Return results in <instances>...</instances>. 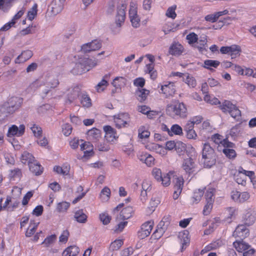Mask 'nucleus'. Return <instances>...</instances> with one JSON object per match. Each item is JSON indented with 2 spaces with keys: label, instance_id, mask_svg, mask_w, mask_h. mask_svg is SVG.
<instances>
[{
  "label": "nucleus",
  "instance_id": "nucleus-1",
  "mask_svg": "<svg viewBox=\"0 0 256 256\" xmlns=\"http://www.w3.org/2000/svg\"><path fill=\"white\" fill-rule=\"evenodd\" d=\"M166 114L173 118H184L187 117L188 112L186 105L176 100L167 105Z\"/></svg>",
  "mask_w": 256,
  "mask_h": 256
},
{
  "label": "nucleus",
  "instance_id": "nucleus-2",
  "mask_svg": "<svg viewBox=\"0 0 256 256\" xmlns=\"http://www.w3.org/2000/svg\"><path fill=\"white\" fill-rule=\"evenodd\" d=\"M97 64L96 60H92L84 57H80L78 62L73 68L72 72L76 74H81L82 73L90 70Z\"/></svg>",
  "mask_w": 256,
  "mask_h": 256
},
{
  "label": "nucleus",
  "instance_id": "nucleus-3",
  "mask_svg": "<svg viewBox=\"0 0 256 256\" xmlns=\"http://www.w3.org/2000/svg\"><path fill=\"white\" fill-rule=\"evenodd\" d=\"M23 99L21 98L12 96L2 105V110L6 114H13L20 108Z\"/></svg>",
  "mask_w": 256,
  "mask_h": 256
},
{
  "label": "nucleus",
  "instance_id": "nucleus-4",
  "mask_svg": "<svg viewBox=\"0 0 256 256\" xmlns=\"http://www.w3.org/2000/svg\"><path fill=\"white\" fill-rule=\"evenodd\" d=\"M202 158L206 167L210 168L216 163V155L214 150L208 143H205L204 144Z\"/></svg>",
  "mask_w": 256,
  "mask_h": 256
},
{
  "label": "nucleus",
  "instance_id": "nucleus-5",
  "mask_svg": "<svg viewBox=\"0 0 256 256\" xmlns=\"http://www.w3.org/2000/svg\"><path fill=\"white\" fill-rule=\"evenodd\" d=\"M112 120L116 128L120 129L129 126L130 118L128 112H119L112 116Z\"/></svg>",
  "mask_w": 256,
  "mask_h": 256
},
{
  "label": "nucleus",
  "instance_id": "nucleus-6",
  "mask_svg": "<svg viewBox=\"0 0 256 256\" xmlns=\"http://www.w3.org/2000/svg\"><path fill=\"white\" fill-rule=\"evenodd\" d=\"M254 174V172L246 170L242 166H240L234 174V178L238 184L244 186L246 184V176L251 177Z\"/></svg>",
  "mask_w": 256,
  "mask_h": 256
},
{
  "label": "nucleus",
  "instance_id": "nucleus-7",
  "mask_svg": "<svg viewBox=\"0 0 256 256\" xmlns=\"http://www.w3.org/2000/svg\"><path fill=\"white\" fill-rule=\"evenodd\" d=\"M105 132L104 138L108 142L114 143L118 138V135L116 130L109 125L105 126L103 128Z\"/></svg>",
  "mask_w": 256,
  "mask_h": 256
},
{
  "label": "nucleus",
  "instance_id": "nucleus-8",
  "mask_svg": "<svg viewBox=\"0 0 256 256\" xmlns=\"http://www.w3.org/2000/svg\"><path fill=\"white\" fill-rule=\"evenodd\" d=\"M204 197L206 198V205L204 208H212L213 204L214 202V194L216 192V188L211 184H209L206 188Z\"/></svg>",
  "mask_w": 256,
  "mask_h": 256
},
{
  "label": "nucleus",
  "instance_id": "nucleus-9",
  "mask_svg": "<svg viewBox=\"0 0 256 256\" xmlns=\"http://www.w3.org/2000/svg\"><path fill=\"white\" fill-rule=\"evenodd\" d=\"M176 86L173 82H166L160 86V93L166 98L172 96L176 92Z\"/></svg>",
  "mask_w": 256,
  "mask_h": 256
},
{
  "label": "nucleus",
  "instance_id": "nucleus-10",
  "mask_svg": "<svg viewBox=\"0 0 256 256\" xmlns=\"http://www.w3.org/2000/svg\"><path fill=\"white\" fill-rule=\"evenodd\" d=\"M25 126L23 124H20L19 127L15 124H12L9 127L6 136L8 138L22 136L25 132Z\"/></svg>",
  "mask_w": 256,
  "mask_h": 256
},
{
  "label": "nucleus",
  "instance_id": "nucleus-11",
  "mask_svg": "<svg viewBox=\"0 0 256 256\" xmlns=\"http://www.w3.org/2000/svg\"><path fill=\"white\" fill-rule=\"evenodd\" d=\"M228 112L232 117L238 120L241 116V112L238 108L230 101L225 100V112Z\"/></svg>",
  "mask_w": 256,
  "mask_h": 256
},
{
  "label": "nucleus",
  "instance_id": "nucleus-12",
  "mask_svg": "<svg viewBox=\"0 0 256 256\" xmlns=\"http://www.w3.org/2000/svg\"><path fill=\"white\" fill-rule=\"evenodd\" d=\"M154 224L150 222H146L143 224L140 230L138 232V236L140 239H144L148 236L152 229Z\"/></svg>",
  "mask_w": 256,
  "mask_h": 256
},
{
  "label": "nucleus",
  "instance_id": "nucleus-13",
  "mask_svg": "<svg viewBox=\"0 0 256 256\" xmlns=\"http://www.w3.org/2000/svg\"><path fill=\"white\" fill-rule=\"evenodd\" d=\"M66 0H52L48 7L52 14L56 15L64 8Z\"/></svg>",
  "mask_w": 256,
  "mask_h": 256
},
{
  "label": "nucleus",
  "instance_id": "nucleus-14",
  "mask_svg": "<svg viewBox=\"0 0 256 256\" xmlns=\"http://www.w3.org/2000/svg\"><path fill=\"white\" fill-rule=\"evenodd\" d=\"M174 192L173 194V198L174 200L178 198L180 196L184 184V180L182 176H178L174 178Z\"/></svg>",
  "mask_w": 256,
  "mask_h": 256
},
{
  "label": "nucleus",
  "instance_id": "nucleus-15",
  "mask_svg": "<svg viewBox=\"0 0 256 256\" xmlns=\"http://www.w3.org/2000/svg\"><path fill=\"white\" fill-rule=\"evenodd\" d=\"M101 47L102 42L96 40L83 44L81 47V50L84 53H88L92 51L98 50Z\"/></svg>",
  "mask_w": 256,
  "mask_h": 256
},
{
  "label": "nucleus",
  "instance_id": "nucleus-16",
  "mask_svg": "<svg viewBox=\"0 0 256 256\" xmlns=\"http://www.w3.org/2000/svg\"><path fill=\"white\" fill-rule=\"evenodd\" d=\"M250 234L249 230L246 228L244 224H239L238 226L233 232V236L239 238L240 240H244Z\"/></svg>",
  "mask_w": 256,
  "mask_h": 256
},
{
  "label": "nucleus",
  "instance_id": "nucleus-17",
  "mask_svg": "<svg viewBox=\"0 0 256 256\" xmlns=\"http://www.w3.org/2000/svg\"><path fill=\"white\" fill-rule=\"evenodd\" d=\"M242 52V49L240 46L232 44L230 46H225V54L230 56L232 59L238 57Z\"/></svg>",
  "mask_w": 256,
  "mask_h": 256
},
{
  "label": "nucleus",
  "instance_id": "nucleus-18",
  "mask_svg": "<svg viewBox=\"0 0 256 256\" xmlns=\"http://www.w3.org/2000/svg\"><path fill=\"white\" fill-rule=\"evenodd\" d=\"M126 4L124 3L121 4L120 8H118L115 22L116 26L118 27H120L124 22L126 18Z\"/></svg>",
  "mask_w": 256,
  "mask_h": 256
},
{
  "label": "nucleus",
  "instance_id": "nucleus-19",
  "mask_svg": "<svg viewBox=\"0 0 256 256\" xmlns=\"http://www.w3.org/2000/svg\"><path fill=\"white\" fill-rule=\"evenodd\" d=\"M83 142L80 144V150L84 151L83 158H88L94 155L93 146L90 142H84L83 140H80Z\"/></svg>",
  "mask_w": 256,
  "mask_h": 256
},
{
  "label": "nucleus",
  "instance_id": "nucleus-20",
  "mask_svg": "<svg viewBox=\"0 0 256 256\" xmlns=\"http://www.w3.org/2000/svg\"><path fill=\"white\" fill-rule=\"evenodd\" d=\"M80 90L78 86L72 88L67 90V99L66 103L70 104L77 98L80 93Z\"/></svg>",
  "mask_w": 256,
  "mask_h": 256
},
{
  "label": "nucleus",
  "instance_id": "nucleus-21",
  "mask_svg": "<svg viewBox=\"0 0 256 256\" xmlns=\"http://www.w3.org/2000/svg\"><path fill=\"white\" fill-rule=\"evenodd\" d=\"M182 168L184 170L189 174L194 172L195 164L194 160L191 158H184L182 164Z\"/></svg>",
  "mask_w": 256,
  "mask_h": 256
},
{
  "label": "nucleus",
  "instance_id": "nucleus-22",
  "mask_svg": "<svg viewBox=\"0 0 256 256\" xmlns=\"http://www.w3.org/2000/svg\"><path fill=\"white\" fill-rule=\"evenodd\" d=\"M212 140L217 145V150L220 152H224V138L223 136L218 134H215L212 136Z\"/></svg>",
  "mask_w": 256,
  "mask_h": 256
},
{
  "label": "nucleus",
  "instance_id": "nucleus-23",
  "mask_svg": "<svg viewBox=\"0 0 256 256\" xmlns=\"http://www.w3.org/2000/svg\"><path fill=\"white\" fill-rule=\"evenodd\" d=\"M88 137L92 142H97L102 138L101 131L96 128H92L88 132Z\"/></svg>",
  "mask_w": 256,
  "mask_h": 256
},
{
  "label": "nucleus",
  "instance_id": "nucleus-24",
  "mask_svg": "<svg viewBox=\"0 0 256 256\" xmlns=\"http://www.w3.org/2000/svg\"><path fill=\"white\" fill-rule=\"evenodd\" d=\"M244 224L247 226L252 225L256 220V216L254 212L252 210L246 211L242 217Z\"/></svg>",
  "mask_w": 256,
  "mask_h": 256
},
{
  "label": "nucleus",
  "instance_id": "nucleus-25",
  "mask_svg": "<svg viewBox=\"0 0 256 256\" xmlns=\"http://www.w3.org/2000/svg\"><path fill=\"white\" fill-rule=\"evenodd\" d=\"M183 46L178 42L172 43L170 47L169 53L173 56H180L184 51Z\"/></svg>",
  "mask_w": 256,
  "mask_h": 256
},
{
  "label": "nucleus",
  "instance_id": "nucleus-26",
  "mask_svg": "<svg viewBox=\"0 0 256 256\" xmlns=\"http://www.w3.org/2000/svg\"><path fill=\"white\" fill-rule=\"evenodd\" d=\"M32 55V51L30 50H24L16 58L15 62L17 64L23 63L31 58Z\"/></svg>",
  "mask_w": 256,
  "mask_h": 256
},
{
  "label": "nucleus",
  "instance_id": "nucleus-27",
  "mask_svg": "<svg viewBox=\"0 0 256 256\" xmlns=\"http://www.w3.org/2000/svg\"><path fill=\"white\" fill-rule=\"evenodd\" d=\"M28 166L30 171L36 176H39L43 172V168L35 160Z\"/></svg>",
  "mask_w": 256,
  "mask_h": 256
},
{
  "label": "nucleus",
  "instance_id": "nucleus-28",
  "mask_svg": "<svg viewBox=\"0 0 256 256\" xmlns=\"http://www.w3.org/2000/svg\"><path fill=\"white\" fill-rule=\"evenodd\" d=\"M233 245L238 252H242L248 250L250 246L243 240H237L233 242Z\"/></svg>",
  "mask_w": 256,
  "mask_h": 256
},
{
  "label": "nucleus",
  "instance_id": "nucleus-29",
  "mask_svg": "<svg viewBox=\"0 0 256 256\" xmlns=\"http://www.w3.org/2000/svg\"><path fill=\"white\" fill-rule=\"evenodd\" d=\"M70 166L68 164H64L62 166H55L54 168V172L58 174L66 176L69 174Z\"/></svg>",
  "mask_w": 256,
  "mask_h": 256
},
{
  "label": "nucleus",
  "instance_id": "nucleus-30",
  "mask_svg": "<svg viewBox=\"0 0 256 256\" xmlns=\"http://www.w3.org/2000/svg\"><path fill=\"white\" fill-rule=\"evenodd\" d=\"M74 218L77 222L84 224L87 222L88 216L82 209H80L74 212Z\"/></svg>",
  "mask_w": 256,
  "mask_h": 256
},
{
  "label": "nucleus",
  "instance_id": "nucleus-31",
  "mask_svg": "<svg viewBox=\"0 0 256 256\" xmlns=\"http://www.w3.org/2000/svg\"><path fill=\"white\" fill-rule=\"evenodd\" d=\"M111 195V190L108 186H104L101 190L99 198L102 202H107L109 200Z\"/></svg>",
  "mask_w": 256,
  "mask_h": 256
},
{
  "label": "nucleus",
  "instance_id": "nucleus-32",
  "mask_svg": "<svg viewBox=\"0 0 256 256\" xmlns=\"http://www.w3.org/2000/svg\"><path fill=\"white\" fill-rule=\"evenodd\" d=\"M79 253V248L76 246L67 248L62 252V256H76Z\"/></svg>",
  "mask_w": 256,
  "mask_h": 256
},
{
  "label": "nucleus",
  "instance_id": "nucleus-33",
  "mask_svg": "<svg viewBox=\"0 0 256 256\" xmlns=\"http://www.w3.org/2000/svg\"><path fill=\"white\" fill-rule=\"evenodd\" d=\"M207 36H200V39H198L196 46V47L200 52H203L204 50H206V46L207 44Z\"/></svg>",
  "mask_w": 256,
  "mask_h": 256
},
{
  "label": "nucleus",
  "instance_id": "nucleus-34",
  "mask_svg": "<svg viewBox=\"0 0 256 256\" xmlns=\"http://www.w3.org/2000/svg\"><path fill=\"white\" fill-rule=\"evenodd\" d=\"M34 160V157L30 153L25 151L20 157V160L24 164H28V165Z\"/></svg>",
  "mask_w": 256,
  "mask_h": 256
},
{
  "label": "nucleus",
  "instance_id": "nucleus-35",
  "mask_svg": "<svg viewBox=\"0 0 256 256\" xmlns=\"http://www.w3.org/2000/svg\"><path fill=\"white\" fill-rule=\"evenodd\" d=\"M140 160L144 162L149 167H151L155 164L154 158L152 155L146 153L142 156Z\"/></svg>",
  "mask_w": 256,
  "mask_h": 256
},
{
  "label": "nucleus",
  "instance_id": "nucleus-36",
  "mask_svg": "<svg viewBox=\"0 0 256 256\" xmlns=\"http://www.w3.org/2000/svg\"><path fill=\"white\" fill-rule=\"evenodd\" d=\"M126 80L125 78L123 76H118L113 80L112 84L116 88H120L126 85Z\"/></svg>",
  "mask_w": 256,
  "mask_h": 256
},
{
  "label": "nucleus",
  "instance_id": "nucleus-37",
  "mask_svg": "<svg viewBox=\"0 0 256 256\" xmlns=\"http://www.w3.org/2000/svg\"><path fill=\"white\" fill-rule=\"evenodd\" d=\"M225 24H229L231 22L236 20V11L232 10L228 11V10H225Z\"/></svg>",
  "mask_w": 256,
  "mask_h": 256
},
{
  "label": "nucleus",
  "instance_id": "nucleus-38",
  "mask_svg": "<svg viewBox=\"0 0 256 256\" xmlns=\"http://www.w3.org/2000/svg\"><path fill=\"white\" fill-rule=\"evenodd\" d=\"M171 220V216L170 214L165 215L162 218V220L158 223V226L160 228L166 230L168 228L170 224Z\"/></svg>",
  "mask_w": 256,
  "mask_h": 256
},
{
  "label": "nucleus",
  "instance_id": "nucleus-39",
  "mask_svg": "<svg viewBox=\"0 0 256 256\" xmlns=\"http://www.w3.org/2000/svg\"><path fill=\"white\" fill-rule=\"evenodd\" d=\"M182 128L180 125L178 124H174L171 126V128L170 129V132L169 133V136H182Z\"/></svg>",
  "mask_w": 256,
  "mask_h": 256
},
{
  "label": "nucleus",
  "instance_id": "nucleus-40",
  "mask_svg": "<svg viewBox=\"0 0 256 256\" xmlns=\"http://www.w3.org/2000/svg\"><path fill=\"white\" fill-rule=\"evenodd\" d=\"M220 62L216 60H206L204 61V67L206 69L212 70V68H216Z\"/></svg>",
  "mask_w": 256,
  "mask_h": 256
},
{
  "label": "nucleus",
  "instance_id": "nucleus-41",
  "mask_svg": "<svg viewBox=\"0 0 256 256\" xmlns=\"http://www.w3.org/2000/svg\"><path fill=\"white\" fill-rule=\"evenodd\" d=\"M188 232L186 230H184L182 232H180L178 236V237L181 240V243L182 245V250L184 248V246H187L188 244H189L190 240L188 237Z\"/></svg>",
  "mask_w": 256,
  "mask_h": 256
},
{
  "label": "nucleus",
  "instance_id": "nucleus-42",
  "mask_svg": "<svg viewBox=\"0 0 256 256\" xmlns=\"http://www.w3.org/2000/svg\"><path fill=\"white\" fill-rule=\"evenodd\" d=\"M220 246L219 241H216L212 242L206 246L201 250L200 254H204L211 250H215Z\"/></svg>",
  "mask_w": 256,
  "mask_h": 256
},
{
  "label": "nucleus",
  "instance_id": "nucleus-43",
  "mask_svg": "<svg viewBox=\"0 0 256 256\" xmlns=\"http://www.w3.org/2000/svg\"><path fill=\"white\" fill-rule=\"evenodd\" d=\"M224 13V12H219L214 14H208L205 16V20L208 22H214L218 20L220 16H222Z\"/></svg>",
  "mask_w": 256,
  "mask_h": 256
},
{
  "label": "nucleus",
  "instance_id": "nucleus-44",
  "mask_svg": "<svg viewBox=\"0 0 256 256\" xmlns=\"http://www.w3.org/2000/svg\"><path fill=\"white\" fill-rule=\"evenodd\" d=\"M149 92V90L146 89H142L137 90L136 92V94L138 96V99L140 102L145 100L148 95Z\"/></svg>",
  "mask_w": 256,
  "mask_h": 256
},
{
  "label": "nucleus",
  "instance_id": "nucleus-45",
  "mask_svg": "<svg viewBox=\"0 0 256 256\" xmlns=\"http://www.w3.org/2000/svg\"><path fill=\"white\" fill-rule=\"evenodd\" d=\"M204 194V189H198L196 190L192 197V202L194 203L198 202Z\"/></svg>",
  "mask_w": 256,
  "mask_h": 256
},
{
  "label": "nucleus",
  "instance_id": "nucleus-46",
  "mask_svg": "<svg viewBox=\"0 0 256 256\" xmlns=\"http://www.w3.org/2000/svg\"><path fill=\"white\" fill-rule=\"evenodd\" d=\"M37 12L38 4H34L30 10L28 12L27 18L28 20H32L37 15Z\"/></svg>",
  "mask_w": 256,
  "mask_h": 256
},
{
  "label": "nucleus",
  "instance_id": "nucleus-47",
  "mask_svg": "<svg viewBox=\"0 0 256 256\" xmlns=\"http://www.w3.org/2000/svg\"><path fill=\"white\" fill-rule=\"evenodd\" d=\"M204 100L212 105H217L220 104V101L216 97H212L208 94H206L204 98Z\"/></svg>",
  "mask_w": 256,
  "mask_h": 256
},
{
  "label": "nucleus",
  "instance_id": "nucleus-48",
  "mask_svg": "<svg viewBox=\"0 0 256 256\" xmlns=\"http://www.w3.org/2000/svg\"><path fill=\"white\" fill-rule=\"evenodd\" d=\"M171 172H169L168 174H164L161 178V180H159V182H162V184L164 186H168L170 184V175Z\"/></svg>",
  "mask_w": 256,
  "mask_h": 256
},
{
  "label": "nucleus",
  "instance_id": "nucleus-49",
  "mask_svg": "<svg viewBox=\"0 0 256 256\" xmlns=\"http://www.w3.org/2000/svg\"><path fill=\"white\" fill-rule=\"evenodd\" d=\"M188 44L193 46L198 40V35L194 32H190L186 36Z\"/></svg>",
  "mask_w": 256,
  "mask_h": 256
},
{
  "label": "nucleus",
  "instance_id": "nucleus-50",
  "mask_svg": "<svg viewBox=\"0 0 256 256\" xmlns=\"http://www.w3.org/2000/svg\"><path fill=\"white\" fill-rule=\"evenodd\" d=\"M80 103L82 106L89 108L92 106L90 98L86 94H83L80 98Z\"/></svg>",
  "mask_w": 256,
  "mask_h": 256
},
{
  "label": "nucleus",
  "instance_id": "nucleus-51",
  "mask_svg": "<svg viewBox=\"0 0 256 256\" xmlns=\"http://www.w3.org/2000/svg\"><path fill=\"white\" fill-rule=\"evenodd\" d=\"M132 209H122L120 212V217L122 220H127L132 216Z\"/></svg>",
  "mask_w": 256,
  "mask_h": 256
},
{
  "label": "nucleus",
  "instance_id": "nucleus-52",
  "mask_svg": "<svg viewBox=\"0 0 256 256\" xmlns=\"http://www.w3.org/2000/svg\"><path fill=\"white\" fill-rule=\"evenodd\" d=\"M150 132L144 126H141L138 129V136L140 138H148Z\"/></svg>",
  "mask_w": 256,
  "mask_h": 256
},
{
  "label": "nucleus",
  "instance_id": "nucleus-53",
  "mask_svg": "<svg viewBox=\"0 0 256 256\" xmlns=\"http://www.w3.org/2000/svg\"><path fill=\"white\" fill-rule=\"evenodd\" d=\"M99 218L103 224L107 225L110 222L112 217L107 213L104 212L100 214Z\"/></svg>",
  "mask_w": 256,
  "mask_h": 256
},
{
  "label": "nucleus",
  "instance_id": "nucleus-54",
  "mask_svg": "<svg viewBox=\"0 0 256 256\" xmlns=\"http://www.w3.org/2000/svg\"><path fill=\"white\" fill-rule=\"evenodd\" d=\"M22 176L21 170L18 168H15L10 171L9 176L10 178L15 179L20 178Z\"/></svg>",
  "mask_w": 256,
  "mask_h": 256
},
{
  "label": "nucleus",
  "instance_id": "nucleus-55",
  "mask_svg": "<svg viewBox=\"0 0 256 256\" xmlns=\"http://www.w3.org/2000/svg\"><path fill=\"white\" fill-rule=\"evenodd\" d=\"M175 149L176 152L180 155L186 150V145L182 142H176Z\"/></svg>",
  "mask_w": 256,
  "mask_h": 256
},
{
  "label": "nucleus",
  "instance_id": "nucleus-56",
  "mask_svg": "<svg viewBox=\"0 0 256 256\" xmlns=\"http://www.w3.org/2000/svg\"><path fill=\"white\" fill-rule=\"evenodd\" d=\"M108 85V82L103 78L96 86V91L98 92L104 91Z\"/></svg>",
  "mask_w": 256,
  "mask_h": 256
},
{
  "label": "nucleus",
  "instance_id": "nucleus-57",
  "mask_svg": "<svg viewBox=\"0 0 256 256\" xmlns=\"http://www.w3.org/2000/svg\"><path fill=\"white\" fill-rule=\"evenodd\" d=\"M236 153L233 148H225V156L230 160H234L236 156Z\"/></svg>",
  "mask_w": 256,
  "mask_h": 256
},
{
  "label": "nucleus",
  "instance_id": "nucleus-58",
  "mask_svg": "<svg viewBox=\"0 0 256 256\" xmlns=\"http://www.w3.org/2000/svg\"><path fill=\"white\" fill-rule=\"evenodd\" d=\"M56 239V236L55 234L50 236L46 238L44 241L42 243L46 247L49 246L51 244H53Z\"/></svg>",
  "mask_w": 256,
  "mask_h": 256
},
{
  "label": "nucleus",
  "instance_id": "nucleus-59",
  "mask_svg": "<svg viewBox=\"0 0 256 256\" xmlns=\"http://www.w3.org/2000/svg\"><path fill=\"white\" fill-rule=\"evenodd\" d=\"M124 242L122 240H116L111 243L110 248L112 250H117L122 246Z\"/></svg>",
  "mask_w": 256,
  "mask_h": 256
},
{
  "label": "nucleus",
  "instance_id": "nucleus-60",
  "mask_svg": "<svg viewBox=\"0 0 256 256\" xmlns=\"http://www.w3.org/2000/svg\"><path fill=\"white\" fill-rule=\"evenodd\" d=\"M176 8V5H174L168 8L166 12V16L168 18H170L173 19L175 18L176 16V14L175 12Z\"/></svg>",
  "mask_w": 256,
  "mask_h": 256
},
{
  "label": "nucleus",
  "instance_id": "nucleus-61",
  "mask_svg": "<svg viewBox=\"0 0 256 256\" xmlns=\"http://www.w3.org/2000/svg\"><path fill=\"white\" fill-rule=\"evenodd\" d=\"M142 190L150 192L152 188V182L148 180H144L142 182Z\"/></svg>",
  "mask_w": 256,
  "mask_h": 256
},
{
  "label": "nucleus",
  "instance_id": "nucleus-62",
  "mask_svg": "<svg viewBox=\"0 0 256 256\" xmlns=\"http://www.w3.org/2000/svg\"><path fill=\"white\" fill-rule=\"evenodd\" d=\"M95 146L98 150L102 152H107L110 149L109 144L104 142L98 143Z\"/></svg>",
  "mask_w": 256,
  "mask_h": 256
},
{
  "label": "nucleus",
  "instance_id": "nucleus-63",
  "mask_svg": "<svg viewBox=\"0 0 256 256\" xmlns=\"http://www.w3.org/2000/svg\"><path fill=\"white\" fill-rule=\"evenodd\" d=\"M186 83L190 87L194 88L196 86V81L192 76L187 75L185 80Z\"/></svg>",
  "mask_w": 256,
  "mask_h": 256
},
{
  "label": "nucleus",
  "instance_id": "nucleus-64",
  "mask_svg": "<svg viewBox=\"0 0 256 256\" xmlns=\"http://www.w3.org/2000/svg\"><path fill=\"white\" fill-rule=\"evenodd\" d=\"M34 136L36 137H40L42 134V128L36 124H34L32 126L30 127Z\"/></svg>",
  "mask_w": 256,
  "mask_h": 256
}]
</instances>
